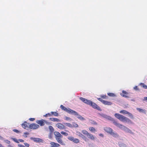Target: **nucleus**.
I'll return each instance as SVG.
<instances>
[{
    "label": "nucleus",
    "instance_id": "1",
    "mask_svg": "<svg viewBox=\"0 0 147 147\" xmlns=\"http://www.w3.org/2000/svg\"><path fill=\"white\" fill-rule=\"evenodd\" d=\"M80 99L84 103L91 106L93 108L100 111H102V109L99 106L91 101L82 97H80Z\"/></svg>",
    "mask_w": 147,
    "mask_h": 147
},
{
    "label": "nucleus",
    "instance_id": "2",
    "mask_svg": "<svg viewBox=\"0 0 147 147\" xmlns=\"http://www.w3.org/2000/svg\"><path fill=\"white\" fill-rule=\"evenodd\" d=\"M55 138L57 142L61 145L65 146V143L63 141L62 139L63 136L58 131H55L54 132Z\"/></svg>",
    "mask_w": 147,
    "mask_h": 147
},
{
    "label": "nucleus",
    "instance_id": "3",
    "mask_svg": "<svg viewBox=\"0 0 147 147\" xmlns=\"http://www.w3.org/2000/svg\"><path fill=\"white\" fill-rule=\"evenodd\" d=\"M115 116L120 121L123 122H127L131 123H132V121L130 119L119 114L116 113L115 114Z\"/></svg>",
    "mask_w": 147,
    "mask_h": 147
},
{
    "label": "nucleus",
    "instance_id": "4",
    "mask_svg": "<svg viewBox=\"0 0 147 147\" xmlns=\"http://www.w3.org/2000/svg\"><path fill=\"white\" fill-rule=\"evenodd\" d=\"M113 123L115 125L119 127V128L123 129L126 132L131 133H132V131L129 129L125 126L115 121H114Z\"/></svg>",
    "mask_w": 147,
    "mask_h": 147
},
{
    "label": "nucleus",
    "instance_id": "5",
    "mask_svg": "<svg viewBox=\"0 0 147 147\" xmlns=\"http://www.w3.org/2000/svg\"><path fill=\"white\" fill-rule=\"evenodd\" d=\"M61 108L64 111L67 112L69 114H72V112H74V111L69 109H67L62 105L60 106Z\"/></svg>",
    "mask_w": 147,
    "mask_h": 147
},
{
    "label": "nucleus",
    "instance_id": "6",
    "mask_svg": "<svg viewBox=\"0 0 147 147\" xmlns=\"http://www.w3.org/2000/svg\"><path fill=\"white\" fill-rule=\"evenodd\" d=\"M97 99L105 105H111L112 104V103L111 102L103 100L102 98H98Z\"/></svg>",
    "mask_w": 147,
    "mask_h": 147
},
{
    "label": "nucleus",
    "instance_id": "7",
    "mask_svg": "<svg viewBox=\"0 0 147 147\" xmlns=\"http://www.w3.org/2000/svg\"><path fill=\"white\" fill-rule=\"evenodd\" d=\"M67 139L69 140L72 141L75 143H77L80 142V140L78 139L74 138L72 136L68 137Z\"/></svg>",
    "mask_w": 147,
    "mask_h": 147
},
{
    "label": "nucleus",
    "instance_id": "8",
    "mask_svg": "<svg viewBox=\"0 0 147 147\" xmlns=\"http://www.w3.org/2000/svg\"><path fill=\"white\" fill-rule=\"evenodd\" d=\"M73 114H74V115L76 116V117L79 119L81 120H85V119L82 116L80 115H79L78 114V113L76 111H74V112H72Z\"/></svg>",
    "mask_w": 147,
    "mask_h": 147
},
{
    "label": "nucleus",
    "instance_id": "9",
    "mask_svg": "<svg viewBox=\"0 0 147 147\" xmlns=\"http://www.w3.org/2000/svg\"><path fill=\"white\" fill-rule=\"evenodd\" d=\"M39 127V125L36 123H32L29 125V128L30 129H37Z\"/></svg>",
    "mask_w": 147,
    "mask_h": 147
},
{
    "label": "nucleus",
    "instance_id": "10",
    "mask_svg": "<svg viewBox=\"0 0 147 147\" xmlns=\"http://www.w3.org/2000/svg\"><path fill=\"white\" fill-rule=\"evenodd\" d=\"M56 126L60 129H65V126L61 123H58L56 124Z\"/></svg>",
    "mask_w": 147,
    "mask_h": 147
},
{
    "label": "nucleus",
    "instance_id": "11",
    "mask_svg": "<svg viewBox=\"0 0 147 147\" xmlns=\"http://www.w3.org/2000/svg\"><path fill=\"white\" fill-rule=\"evenodd\" d=\"M30 139L32 140L34 142H42V139L39 138H34L31 137Z\"/></svg>",
    "mask_w": 147,
    "mask_h": 147
},
{
    "label": "nucleus",
    "instance_id": "12",
    "mask_svg": "<svg viewBox=\"0 0 147 147\" xmlns=\"http://www.w3.org/2000/svg\"><path fill=\"white\" fill-rule=\"evenodd\" d=\"M104 129L106 132L110 134L113 131V129L110 127H105L104 128Z\"/></svg>",
    "mask_w": 147,
    "mask_h": 147
},
{
    "label": "nucleus",
    "instance_id": "13",
    "mask_svg": "<svg viewBox=\"0 0 147 147\" xmlns=\"http://www.w3.org/2000/svg\"><path fill=\"white\" fill-rule=\"evenodd\" d=\"M45 120L42 119L41 120H37L36 121V122L40 126H42L45 125Z\"/></svg>",
    "mask_w": 147,
    "mask_h": 147
},
{
    "label": "nucleus",
    "instance_id": "14",
    "mask_svg": "<svg viewBox=\"0 0 147 147\" xmlns=\"http://www.w3.org/2000/svg\"><path fill=\"white\" fill-rule=\"evenodd\" d=\"M50 147H59L60 146L59 144L53 142H50Z\"/></svg>",
    "mask_w": 147,
    "mask_h": 147
},
{
    "label": "nucleus",
    "instance_id": "15",
    "mask_svg": "<svg viewBox=\"0 0 147 147\" xmlns=\"http://www.w3.org/2000/svg\"><path fill=\"white\" fill-rule=\"evenodd\" d=\"M87 136L88 138L92 140H95V137L92 134H91L89 133Z\"/></svg>",
    "mask_w": 147,
    "mask_h": 147
},
{
    "label": "nucleus",
    "instance_id": "16",
    "mask_svg": "<svg viewBox=\"0 0 147 147\" xmlns=\"http://www.w3.org/2000/svg\"><path fill=\"white\" fill-rule=\"evenodd\" d=\"M50 120L51 121L53 122H59L60 121V120L57 118H50Z\"/></svg>",
    "mask_w": 147,
    "mask_h": 147
},
{
    "label": "nucleus",
    "instance_id": "17",
    "mask_svg": "<svg viewBox=\"0 0 147 147\" xmlns=\"http://www.w3.org/2000/svg\"><path fill=\"white\" fill-rule=\"evenodd\" d=\"M110 134L115 138L119 136V135L116 132H114L113 131L111 132V133Z\"/></svg>",
    "mask_w": 147,
    "mask_h": 147
},
{
    "label": "nucleus",
    "instance_id": "18",
    "mask_svg": "<svg viewBox=\"0 0 147 147\" xmlns=\"http://www.w3.org/2000/svg\"><path fill=\"white\" fill-rule=\"evenodd\" d=\"M28 124L26 122H25L23 123L22 125V127L24 128L25 129L28 127Z\"/></svg>",
    "mask_w": 147,
    "mask_h": 147
},
{
    "label": "nucleus",
    "instance_id": "19",
    "mask_svg": "<svg viewBox=\"0 0 147 147\" xmlns=\"http://www.w3.org/2000/svg\"><path fill=\"white\" fill-rule=\"evenodd\" d=\"M136 109L140 113L141 112L144 113H146V110L145 109H143L139 108H136Z\"/></svg>",
    "mask_w": 147,
    "mask_h": 147
},
{
    "label": "nucleus",
    "instance_id": "20",
    "mask_svg": "<svg viewBox=\"0 0 147 147\" xmlns=\"http://www.w3.org/2000/svg\"><path fill=\"white\" fill-rule=\"evenodd\" d=\"M123 94L121 95V96L125 97H127L128 96H127V93L125 90H123L122 92Z\"/></svg>",
    "mask_w": 147,
    "mask_h": 147
},
{
    "label": "nucleus",
    "instance_id": "21",
    "mask_svg": "<svg viewBox=\"0 0 147 147\" xmlns=\"http://www.w3.org/2000/svg\"><path fill=\"white\" fill-rule=\"evenodd\" d=\"M78 135L80 137H82V138H83L85 140V141H86V139L84 138H86L85 136L84 135H83L80 132H79L78 133Z\"/></svg>",
    "mask_w": 147,
    "mask_h": 147
},
{
    "label": "nucleus",
    "instance_id": "22",
    "mask_svg": "<svg viewBox=\"0 0 147 147\" xmlns=\"http://www.w3.org/2000/svg\"><path fill=\"white\" fill-rule=\"evenodd\" d=\"M89 130L92 132H95L96 131V129L93 127H90L89 128Z\"/></svg>",
    "mask_w": 147,
    "mask_h": 147
},
{
    "label": "nucleus",
    "instance_id": "23",
    "mask_svg": "<svg viewBox=\"0 0 147 147\" xmlns=\"http://www.w3.org/2000/svg\"><path fill=\"white\" fill-rule=\"evenodd\" d=\"M82 133L84 134V135H85L86 136H87L88 135V134L89 133L88 132V131H86V130H82Z\"/></svg>",
    "mask_w": 147,
    "mask_h": 147
},
{
    "label": "nucleus",
    "instance_id": "24",
    "mask_svg": "<svg viewBox=\"0 0 147 147\" xmlns=\"http://www.w3.org/2000/svg\"><path fill=\"white\" fill-rule=\"evenodd\" d=\"M51 113L52 115H53L56 116H57L59 115L58 113L56 112H51Z\"/></svg>",
    "mask_w": 147,
    "mask_h": 147
},
{
    "label": "nucleus",
    "instance_id": "25",
    "mask_svg": "<svg viewBox=\"0 0 147 147\" xmlns=\"http://www.w3.org/2000/svg\"><path fill=\"white\" fill-rule=\"evenodd\" d=\"M64 124L69 127H72V125L69 123H64Z\"/></svg>",
    "mask_w": 147,
    "mask_h": 147
},
{
    "label": "nucleus",
    "instance_id": "26",
    "mask_svg": "<svg viewBox=\"0 0 147 147\" xmlns=\"http://www.w3.org/2000/svg\"><path fill=\"white\" fill-rule=\"evenodd\" d=\"M119 112L121 113H123V114H127L128 111H126L125 110H123Z\"/></svg>",
    "mask_w": 147,
    "mask_h": 147
},
{
    "label": "nucleus",
    "instance_id": "27",
    "mask_svg": "<svg viewBox=\"0 0 147 147\" xmlns=\"http://www.w3.org/2000/svg\"><path fill=\"white\" fill-rule=\"evenodd\" d=\"M140 85L142 87H143L144 88H145V89L147 88V86L146 85H145L144 83H141L140 84Z\"/></svg>",
    "mask_w": 147,
    "mask_h": 147
},
{
    "label": "nucleus",
    "instance_id": "28",
    "mask_svg": "<svg viewBox=\"0 0 147 147\" xmlns=\"http://www.w3.org/2000/svg\"><path fill=\"white\" fill-rule=\"evenodd\" d=\"M101 98H102L103 99H107L108 98V97L106 95H102L100 96Z\"/></svg>",
    "mask_w": 147,
    "mask_h": 147
},
{
    "label": "nucleus",
    "instance_id": "29",
    "mask_svg": "<svg viewBox=\"0 0 147 147\" xmlns=\"http://www.w3.org/2000/svg\"><path fill=\"white\" fill-rule=\"evenodd\" d=\"M61 134L66 136H67L68 135V134L67 133L64 131H61Z\"/></svg>",
    "mask_w": 147,
    "mask_h": 147
},
{
    "label": "nucleus",
    "instance_id": "30",
    "mask_svg": "<svg viewBox=\"0 0 147 147\" xmlns=\"http://www.w3.org/2000/svg\"><path fill=\"white\" fill-rule=\"evenodd\" d=\"M108 95L110 96L111 97H115V94L113 93H108Z\"/></svg>",
    "mask_w": 147,
    "mask_h": 147
},
{
    "label": "nucleus",
    "instance_id": "31",
    "mask_svg": "<svg viewBox=\"0 0 147 147\" xmlns=\"http://www.w3.org/2000/svg\"><path fill=\"white\" fill-rule=\"evenodd\" d=\"M49 130H50V131L52 132L54 131V128L53 127L51 126H49Z\"/></svg>",
    "mask_w": 147,
    "mask_h": 147
},
{
    "label": "nucleus",
    "instance_id": "32",
    "mask_svg": "<svg viewBox=\"0 0 147 147\" xmlns=\"http://www.w3.org/2000/svg\"><path fill=\"white\" fill-rule=\"evenodd\" d=\"M119 145L120 147H124L125 146H126V145L125 144L121 142L119 143Z\"/></svg>",
    "mask_w": 147,
    "mask_h": 147
},
{
    "label": "nucleus",
    "instance_id": "33",
    "mask_svg": "<svg viewBox=\"0 0 147 147\" xmlns=\"http://www.w3.org/2000/svg\"><path fill=\"white\" fill-rule=\"evenodd\" d=\"M11 139L14 141L15 142L17 143H19V142L18 141V140L16 138H11Z\"/></svg>",
    "mask_w": 147,
    "mask_h": 147
},
{
    "label": "nucleus",
    "instance_id": "34",
    "mask_svg": "<svg viewBox=\"0 0 147 147\" xmlns=\"http://www.w3.org/2000/svg\"><path fill=\"white\" fill-rule=\"evenodd\" d=\"M91 122H90V123L92 124L96 125L97 124V123L94 121L91 120Z\"/></svg>",
    "mask_w": 147,
    "mask_h": 147
},
{
    "label": "nucleus",
    "instance_id": "35",
    "mask_svg": "<svg viewBox=\"0 0 147 147\" xmlns=\"http://www.w3.org/2000/svg\"><path fill=\"white\" fill-rule=\"evenodd\" d=\"M46 124L47 125H49L50 124V123L49 122L47 121L46 120H45V124Z\"/></svg>",
    "mask_w": 147,
    "mask_h": 147
},
{
    "label": "nucleus",
    "instance_id": "36",
    "mask_svg": "<svg viewBox=\"0 0 147 147\" xmlns=\"http://www.w3.org/2000/svg\"><path fill=\"white\" fill-rule=\"evenodd\" d=\"M127 114L129 116L131 117V118H133V117L132 115L128 112Z\"/></svg>",
    "mask_w": 147,
    "mask_h": 147
},
{
    "label": "nucleus",
    "instance_id": "37",
    "mask_svg": "<svg viewBox=\"0 0 147 147\" xmlns=\"http://www.w3.org/2000/svg\"><path fill=\"white\" fill-rule=\"evenodd\" d=\"M73 126L76 127H78V125L76 123H73Z\"/></svg>",
    "mask_w": 147,
    "mask_h": 147
},
{
    "label": "nucleus",
    "instance_id": "38",
    "mask_svg": "<svg viewBox=\"0 0 147 147\" xmlns=\"http://www.w3.org/2000/svg\"><path fill=\"white\" fill-rule=\"evenodd\" d=\"M4 142L8 144H10V142L8 140H4Z\"/></svg>",
    "mask_w": 147,
    "mask_h": 147
},
{
    "label": "nucleus",
    "instance_id": "39",
    "mask_svg": "<svg viewBox=\"0 0 147 147\" xmlns=\"http://www.w3.org/2000/svg\"><path fill=\"white\" fill-rule=\"evenodd\" d=\"M134 89L135 90H139V89L138 88V87L137 86H136L134 87Z\"/></svg>",
    "mask_w": 147,
    "mask_h": 147
},
{
    "label": "nucleus",
    "instance_id": "40",
    "mask_svg": "<svg viewBox=\"0 0 147 147\" xmlns=\"http://www.w3.org/2000/svg\"><path fill=\"white\" fill-rule=\"evenodd\" d=\"M13 131L14 132L17 133H19L20 132V131L16 129H13Z\"/></svg>",
    "mask_w": 147,
    "mask_h": 147
},
{
    "label": "nucleus",
    "instance_id": "41",
    "mask_svg": "<svg viewBox=\"0 0 147 147\" xmlns=\"http://www.w3.org/2000/svg\"><path fill=\"white\" fill-rule=\"evenodd\" d=\"M65 119L67 120H72L70 118L67 117H65Z\"/></svg>",
    "mask_w": 147,
    "mask_h": 147
},
{
    "label": "nucleus",
    "instance_id": "42",
    "mask_svg": "<svg viewBox=\"0 0 147 147\" xmlns=\"http://www.w3.org/2000/svg\"><path fill=\"white\" fill-rule=\"evenodd\" d=\"M24 144L25 146H26V147H29V146H30L29 144L27 143H24Z\"/></svg>",
    "mask_w": 147,
    "mask_h": 147
},
{
    "label": "nucleus",
    "instance_id": "43",
    "mask_svg": "<svg viewBox=\"0 0 147 147\" xmlns=\"http://www.w3.org/2000/svg\"><path fill=\"white\" fill-rule=\"evenodd\" d=\"M29 120L31 121H33L35 120V118H30L29 119Z\"/></svg>",
    "mask_w": 147,
    "mask_h": 147
},
{
    "label": "nucleus",
    "instance_id": "44",
    "mask_svg": "<svg viewBox=\"0 0 147 147\" xmlns=\"http://www.w3.org/2000/svg\"><path fill=\"white\" fill-rule=\"evenodd\" d=\"M18 140V141H19V142H24V141L23 140H22V139H19V140Z\"/></svg>",
    "mask_w": 147,
    "mask_h": 147
},
{
    "label": "nucleus",
    "instance_id": "45",
    "mask_svg": "<svg viewBox=\"0 0 147 147\" xmlns=\"http://www.w3.org/2000/svg\"><path fill=\"white\" fill-rule=\"evenodd\" d=\"M18 146L19 147H25V146H24V145L21 144H19Z\"/></svg>",
    "mask_w": 147,
    "mask_h": 147
},
{
    "label": "nucleus",
    "instance_id": "46",
    "mask_svg": "<svg viewBox=\"0 0 147 147\" xmlns=\"http://www.w3.org/2000/svg\"><path fill=\"white\" fill-rule=\"evenodd\" d=\"M24 134L25 135H28L29 133L28 132H25L24 133Z\"/></svg>",
    "mask_w": 147,
    "mask_h": 147
},
{
    "label": "nucleus",
    "instance_id": "47",
    "mask_svg": "<svg viewBox=\"0 0 147 147\" xmlns=\"http://www.w3.org/2000/svg\"><path fill=\"white\" fill-rule=\"evenodd\" d=\"M47 115H48V116H52V114L51 113H48L47 114Z\"/></svg>",
    "mask_w": 147,
    "mask_h": 147
},
{
    "label": "nucleus",
    "instance_id": "48",
    "mask_svg": "<svg viewBox=\"0 0 147 147\" xmlns=\"http://www.w3.org/2000/svg\"><path fill=\"white\" fill-rule=\"evenodd\" d=\"M99 135L100 136H102V137H103V134H99Z\"/></svg>",
    "mask_w": 147,
    "mask_h": 147
},
{
    "label": "nucleus",
    "instance_id": "49",
    "mask_svg": "<svg viewBox=\"0 0 147 147\" xmlns=\"http://www.w3.org/2000/svg\"><path fill=\"white\" fill-rule=\"evenodd\" d=\"M0 147H5L0 143Z\"/></svg>",
    "mask_w": 147,
    "mask_h": 147
},
{
    "label": "nucleus",
    "instance_id": "50",
    "mask_svg": "<svg viewBox=\"0 0 147 147\" xmlns=\"http://www.w3.org/2000/svg\"><path fill=\"white\" fill-rule=\"evenodd\" d=\"M144 99L145 100H147V97H144Z\"/></svg>",
    "mask_w": 147,
    "mask_h": 147
},
{
    "label": "nucleus",
    "instance_id": "51",
    "mask_svg": "<svg viewBox=\"0 0 147 147\" xmlns=\"http://www.w3.org/2000/svg\"><path fill=\"white\" fill-rule=\"evenodd\" d=\"M47 116H48V115H47V114H45V115H44V116L45 117H47Z\"/></svg>",
    "mask_w": 147,
    "mask_h": 147
},
{
    "label": "nucleus",
    "instance_id": "52",
    "mask_svg": "<svg viewBox=\"0 0 147 147\" xmlns=\"http://www.w3.org/2000/svg\"><path fill=\"white\" fill-rule=\"evenodd\" d=\"M23 136L24 137L26 138H27V136L26 135H24Z\"/></svg>",
    "mask_w": 147,
    "mask_h": 147
},
{
    "label": "nucleus",
    "instance_id": "53",
    "mask_svg": "<svg viewBox=\"0 0 147 147\" xmlns=\"http://www.w3.org/2000/svg\"><path fill=\"white\" fill-rule=\"evenodd\" d=\"M2 137L0 136V138H2Z\"/></svg>",
    "mask_w": 147,
    "mask_h": 147
}]
</instances>
